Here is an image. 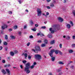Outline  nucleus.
<instances>
[{
  "label": "nucleus",
  "mask_w": 75,
  "mask_h": 75,
  "mask_svg": "<svg viewBox=\"0 0 75 75\" xmlns=\"http://www.w3.org/2000/svg\"><path fill=\"white\" fill-rule=\"evenodd\" d=\"M49 75H52V73L51 72H50L49 74Z\"/></svg>",
  "instance_id": "nucleus-58"
},
{
  "label": "nucleus",
  "mask_w": 75,
  "mask_h": 75,
  "mask_svg": "<svg viewBox=\"0 0 75 75\" xmlns=\"http://www.w3.org/2000/svg\"><path fill=\"white\" fill-rule=\"evenodd\" d=\"M60 71H61V70H60V69H59L57 70V72H60Z\"/></svg>",
  "instance_id": "nucleus-47"
},
{
  "label": "nucleus",
  "mask_w": 75,
  "mask_h": 75,
  "mask_svg": "<svg viewBox=\"0 0 75 75\" xmlns=\"http://www.w3.org/2000/svg\"><path fill=\"white\" fill-rule=\"evenodd\" d=\"M7 25H4L1 26V28L2 30H4V29H5L6 28H7Z\"/></svg>",
  "instance_id": "nucleus-8"
},
{
  "label": "nucleus",
  "mask_w": 75,
  "mask_h": 75,
  "mask_svg": "<svg viewBox=\"0 0 75 75\" xmlns=\"http://www.w3.org/2000/svg\"><path fill=\"white\" fill-rule=\"evenodd\" d=\"M59 47L60 48H62V44H60L59 45Z\"/></svg>",
  "instance_id": "nucleus-35"
},
{
  "label": "nucleus",
  "mask_w": 75,
  "mask_h": 75,
  "mask_svg": "<svg viewBox=\"0 0 75 75\" xmlns=\"http://www.w3.org/2000/svg\"><path fill=\"white\" fill-rule=\"evenodd\" d=\"M46 45L45 44H43L42 43L41 45V47H45Z\"/></svg>",
  "instance_id": "nucleus-18"
},
{
  "label": "nucleus",
  "mask_w": 75,
  "mask_h": 75,
  "mask_svg": "<svg viewBox=\"0 0 75 75\" xmlns=\"http://www.w3.org/2000/svg\"><path fill=\"white\" fill-rule=\"evenodd\" d=\"M55 43V41L54 40H53L51 41L50 42V44H53Z\"/></svg>",
  "instance_id": "nucleus-15"
},
{
  "label": "nucleus",
  "mask_w": 75,
  "mask_h": 75,
  "mask_svg": "<svg viewBox=\"0 0 75 75\" xmlns=\"http://www.w3.org/2000/svg\"><path fill=\"white\" fill-rule=\"evenodd\" d=\"M48 40L45 39L44 40V42H45V44H48Z\"/></svg>",
  "instance_id": "nucleus-14"
},
{
  "label": "nucleus",
  "mask_w": 75,
  "mask_h": 75,
  "mask_svg": "<svg viewBox=\"0 0 75 75\" xmlns=\"http://www.w3.org/2000/svg\"><path fill=\"white\" fill-rule=\"evenodd\" d=\"M60 29L59 27H57L56 26H53V28H50L49 29L50 31H51V33L52 34L54 32H56V30H59Z\"/></svg>",
  "instance_id": "nucleus-2"
},
{
  "label": "nucleus",
  "mask_w": 75,
  "mask_h": 75,
  "mask_svg": "<svg viewBox=\"0 0 75 75\" xmlns=\"http://www.w3.org/2000/svg\"><path fill=\"white\" fill-rule=\"evenodd\" d=\"M30 24L31 25H33L34 24V23H33V21H30Z\"/></svg>",
  "instance_id": "nucleus-24"
},
{
  "label": "nucleus",
  "mask_w": 75,
  "mask_h": 75,
  "mask_svg": "<svg viewBox=\"0 0 75 75\" xmlns=\"http://www.w3.org/2000/svg\"><path fill=\"white\" fill-rule=\"evenodd\" d=\"M62 74V72H60L58 74V75H61V74Z\"/></svg>",
  "instance_id": "nucleus-52"
},
{
  "label": "nucleus",
  "mask_w": 75,
  "mask_h": 75,
  "mask_svg": "<svg viewBox=\"0 0 75 75\" xmlns=\"http://www.w3.org/2000/svg\"><path fill=\"white\" fill-rule=\"evenodd\" d=\"M10 37H11V38L12 39H15V37L14 36L11 35L10 36Z\"/></svg>",
  "instance_id": "nucleus-20"
},
{
  "label": "nucleus",
  "mask_w": 75,
  "mask_h": 75,
  "mask_svg": "<svg viewBox=\"0 0 75 75\" xmlns=\"http://www.w3.org/2000/svg\"><path fill=\"white\" fill-rule=\"evenodd\" d=\"M18 1L20 4H21V0H18Z\"/></svg>",
  "instance_id": "nucleus-48"
},
{
  "label": "nucleus",
  "mask_w": 75,
  "mask_h": 75,
  "mask_svg": "<svg viewBox=\"0 0 75 75\" xmlns=\"http://www.w3.org/2000/svg\"><path fill=\"white\" fill-rule=\"evenodd\" d=\"M28 59H29V60L31 59V57L30 56H28Z\"/></svg>",
  "instance_id": "nucleus-32"
},
{
  "label": "nucleus",
  "mask_w": 75,
  "mask_h": 75,
  "mask_svg": "<svg viewBox=\"0 0 75 75\" xmlns=\"http://www.w3.org/2000/svg\"><path fill=\"white\" fill-rule=\"evenodd\" d=\"M10 64H8V65H5L4 66V67H10Z\"/></svg>",
  "instance_id": "nucleus-21"
},
{
  "label": "nucleus",
  "mask_w": 75,
  "mask_h": 75,
  "mask_svg": "<svg viewBox=\"0 0 75 75\" xmlns=\"http://www.w3.org/2000/svg\"><path fill=\"white\" fill-rule=\"evenodd\" d=\"M35 26L37 27L38 26V24H36L35 25Z\"/></svg>",
  "instance_id": "nucleus-43"
},
{
  "label": "nucleus",
  "mask_w": 75,
  "mask_h": 75,
  "mask_svg": "<svg viewBox=\"0 0 75 75\" xmlns=\"http://www.w3.org/2000/svg\"><path fill=\"white\" fill-rule=\"evenodd\" d=\"M14 29H17V26L15 25L13 26Z\"/></svg>",
  "instance_id": "nucleus-22"
},
{
  "label": "nucleus",
  "mask_w": 75,
  "mask_h": 75,
  "mask_svg": "<svg viewBox=\"0 0 75 75\" xmlns=\"http://www.w3.org/2000/svg\"><path fill=\"white\" fill-rule=\"evenodd\" d=\"M47 37L49 38H51L52 37V35H51V34L49 33L47 35Z\"/></svg>",
  "instance_id": "nucleus-9"
},
{
  "label": "nucleus",
  "mask_w": 75,
  "mask_h": 75,
  "mask_svg": "<svg viewBox=\"0 0 75 75\" xmlns=\"http://www.w3.org/2000/svg\"><path fill=\"white\" fill-rule=\"evenodd\" d=\"M3 63H4L5 62V60H2V61Z\"/></svg>",
  "instance_id": "nucleus-57"
},
{
  "label": "nucleus",
  "mask_w": 75,
  "mask_h": 75,
  "mask_svg": "<svg viewBox=\"0 0 75 75\" xmlns=\"http://www.w3.org/2000/svg\"><path fill=\"white\" fill-rule=\"evenodd\" d=\"M58 52L60 54V55H62V52H61V51H59V50H58Z\"/></svg>",
  "instance_id": "nucleus-26"
},
{
  "label": "nucleus",
  "mask_w": 75,
  "mask_h": 75,
  "mask_svg": "<svg viewBox=\"0 0 75 75\" xmlns=\"http://www.w3.org/2000/svg\"><path fill=\"white\" fill-rule=\"evenodd\" d=\"M73 14L74 15V16H75V10H74L73 11Z\"/></svg>",
  "instance_id": "nucleus-31"
},
{
  "label": "nucleus",
  "mask_w": 75,
  "mask_h": 75,
  "mask_svg": "<svg viewBox=\"0 0 75 75\" xmlns=\"http://www.w3.org/2000/svg\"><path fill=\"white\" fill-rule=\"evenodd\" d=\"M1 72H3V74H6V72L4 69L2 70Z\"/></svg>",
  "instance_id": "nucleus-16"
},
{
  "label": "nucleus",
  "mask_w": 75,
  "mask_h": 75,
  "mask_svg": "<svg viewBox=\"0 0 75 75\" xmlns=\"http://www.w3.org/2000/svg\"><path fill=\"white\" fill-rule=\"evenodd\" d=\"M25 66L24 68V71H25L27 74H29L30 72V70H29L30 68L31 69H33L34 67V65H32L31 66L30 63H28L25 64Z\"/></svg>",
  "instance_id": "nucleus-1"
},
{
  "label": "nucleus",
  "mask_w": 75,
  "mask_h": 75,
  "mask_svg": "<svg viewBox=\"0 0 75 75\" xmlns=\"http://www.w3.org/2000/svg\"><path fill=\"white\" fill-rule=\"evenodd\" d=\"M47 8L48 9H50L51 8H50V7L49 6H47Z\"/></svg>",
  "instance_id": "nucleus-49"
},
{
  "label": "nucleus",
  "mask_w": 75,
  "mask_h": 75,
  "mask_svg": "<svg viewBox=\"0 0 75 75\" xmlns=\"http://www.w3.org/2000/svg\"><path fill=\"white\" fill-rule=\"evenodd\" d=\"M36 64H37V63H36V62H34L33 63V65H34V66H35V65H36Z\"/></svg>",
  "instance_id": "nucleus-53"
},
{
  "label": "nucleus",
  "mask_w": 75,
  "mask_h": 75,
  "mask_svg": "<svg viewBox=\"0 0 75 75\" xmlns=\"http://www.w3.org/2000/svg\"><path fill=\"white\" fill-rule=\"evenodd\" d=\"M49 55L50 56V57H51V60L52 61H54L55 60V57H53V55L52 54V55L51 56V55L50 54V53H49Z\"/></svg>",
  "instance_id": "nucleus-7"
},
{
  "label": "nucleus",
  "mask_w": 75,
  "mask_h": 75,
  "mask_svg": "<svg viewBox=\"0 0 75 75\" xmlns=\"http://www.w3.org/2000/svg\"><path fill=\"white\" fill-rule=\"evenodd\" d=\"M58 20L60 22H62V21H63V19L61 18V17L58 18Z\"/></svg>",
  "instance_id": "nucleus-10"
},
{
  "label": "nucleus",
  "mask_w": 75,
  "mask_h": 75,
  "mask_svg": "<svg viewBox=\"0 0 75 75\" xmlns=\"http://www.w3.org/2000/svg\"><path fill=\"white\" fill-rule=\"evenodd\" d=\"M24 56L25 58H27V54L25 53L24 54Z\"/></svg>",
  "instance_id": "nucleus-38"
},
{
  "label": "nucleus",
  "mask_w": 75,
  "mask_h": 75,
  "mask_svg": "<svg viewBox=\"0 0 75 75\" xmlns=\"http://www.w3.org/2000/svg\"><path fill=\"white\" fill-rule=\"evenodd\" d=\"M3 49V47L2 46L0 47V50H1Z\"/></svg>",
  "instance_id": "nucleus-50"
},
{
  "label": "nucleus",
  "mask_w": 75,
  "mask_h": 75,
  "mask_svg": "<svg viewBox=\"0 0 75 75\" xmlns=\"http://www.w3.org/2000/svg\"><path fill=\"white\" fill-rule=\"evenodd\" d=\"M58 51L59 50H54V49L51 50L50 52V55L52 56V54H53L54 52L56 54H58Z\"/></svg>",
  "instance_id": "nucleus-3"
},
{
  "label": "nucleus",
  "mask_w": 75,
  "mask_h": 75,
  "mask_svg": "<svg viewBox=\"0 0 75 75\" xmlns=\"http://www.w3.org/2000/svg\"><path fill=\"white\" fill-rule=\"evenodd\" d=\"M67 27L68 28H71V25L69 24H67Z\"/></svg>",
  "instance_id": "nucleus-17"
},
{
  "label": "nucleus",
  "mask_w": 75,
  "mask_h": 75,
  "mask_svg": "<svg viewBox=\"0 0 75 75\" xmlns=\"http://www.w3.org/2000/svg\"><path fill=\"white\" fill-rule=\"evenodd\" d=\"M59 64H64V63H62V62H59Z\"/></svg>",
  "instance_id": "nucleus-33"
},
{
  "label": "nucleus",
  "mask_w": 75,
  "mask_h": 75,
  "mask_svg": "<svg viewBox=\"0 0 75 75\" xmlns=\"http://www.w3.org/2000/svg\"><path fill=\"white\" fill-rule=\"evenodd\" d=\"M38 42L39 43H41L42 42L41 41V40H39L38 41Z\"/></svg>",
  "instance_id": "nucleus-40"
},
{
  "label": "nucleus",
  "mask_w": 75,
  "mask_h": 75,
  "mask_svg": "<svg viewBox=\"0 0 75 75\" xmlns=\"http://www.w3.org/2000/svg\"><path fill=\"white\" fill-rule=\"evenodd\" d=\"M32 51H34V52H36V50H34V49H32Z\"/></svg>",
  "instance_id": "nucleus-41"
},
{
  "label": "nucleus",
  "mask_w": 75,
  "mask_h": 75,
  "mask_svg": "<svg viewBox=\"0 0 75 75\" xmlns=\"http://www.w3.org/2000/svg\"><path fill=\"white\" fill-rule=\"evenodd\" d=\"M41 32H40V33H38L37 34V36H39V35H41Z\"/></svg>",
  "instance_id": "nucleus-30"
},
{
  "label": "nucleus",
  "mask_w": 75,
  "mask_h": 75,
  "mask_svg": "<svg viewBox=\"0 0 75 75\" xmlns=\"http://www.w3.org/2000/svg\"><path fill=\"white\" fill-rule=\"evenodd\" d=\"M4 45H7V43L6 42H4Z\"/></svg>",
  "instance_id": "nucleus-39"
},
{
  "label": "nucleus",
  "mask_w": 75,
  "mask_h": 75,
  "mask_svg": "<svg viewBox=\"0 0 75 75\" xmlns=\"http://www.w3.org/2000/svg\"><path fill=\"white\" fill-rule=\"evenodd\" d=\"M20 67L21 68V69H22L23 68V65H21Z\"/></svg>",
  "instance_id": "nucleus-56"
},
{
  "label": "nucleus",
  "mask_w": 75,
  "mask_h": 75,
  "mask_svg": "<svg viewBox=\"0 0 75 75\" xmlns=\"http://www.w3.org/2000/svg\"><path fill=\"white\" fill-rule=\"evenodd\" d=\"M25 11H27V12H28V10H27V9H26L25 10Z\"/></svg>",
  "instance_id": "nucleus-63"
},
{
  "label": "nucleus",
  "mask_w": 75,
  "mask_h": 75,
  "mask_svg": "<svg viewBox=\"0 0 75 75\" xmlns=\"http://www.w3.org/2000/svg\"><path fill=\"white\" fill-rule=\"evenodd\" d=\"M53 3H54V4H55L56 3L55 1H54Z\"/></svg>",
  "instance_id": "nucleus-62"
},
{
  "label": "nucleus",
  "mask_w": 75,
  "mask_h": 75,
  "mask_svg": "<svg viewBox=\"0 0 75 75\" xmlns=\"http://www.w3.org/2000/svg\"><path fill=\"white\" fill-rule=\"evenodd\" d=\"M72 52H73V50H70L69 51V53H72Z\"/></svg>",
  "instance_id": "nucleus-29"
},
{
  "label": "nucleus",
  "mask_w": 75,
  "mask_h": 75,
  "mask_svg": "<svg viewBox=\"0 0 75 75\" xmlns=\"http://www.w3.org/2000/svg\"><path fill=\"white\" fill-rule=\"evenodd\" d=\"M42 29H45L46 28V27L45 26H42L41 28Z\"/></svg>",
  "instance_id": "nucleus-23"
},
{
  "label": "nucleus",
  "mask_w": 75,
  "mask_h": 75,
  "mask_svg": "<svg viewBox=\"0 0 75 75\" xmlns=\"http://www.w3.org/2000/svg\"><path fill=\"white\" fill-rule=\"evenodd\" d=\"M24 28L25 29L27 28V26L26 25L24 26Z\"/></svg>",
  "instance_id": "nucleus-55"
},
{
  "label": "nucleus",
  "mask_w": 75,
  "mask_h": 75,
  "mask_svg": "<svg viewBox=\"0 0 75 75\" xmlns=\"http://www.w3.org/2000/svg\"><path fill=\"white\" fill-rule=\"evenodd\" d=\"M50 6L51 7H53L54 6V4L53 3H51L50 4Z\"/></svg>",
  "instance_id": "nucleus-13"
},
{
  "label": "nucleus",
  "mask_w": 75,
  "mask_h": 75,
  "mask_svg": "<svg viewBox=\"0 0 75 75\" xmlns=\"http://www.w3.org/2000/svg\"><path fill=\"white\" fill-rule=\"evenodd\" d=\"M13 30V29L12 28H10L9 29V31H11Z\"/></svg>",
  "instance_id": "nucleus-45"
},
{
  "label": "nucleus",
  "mask_w": 75,
  "mask_h": 75,
  "mask_svg": "<svg viewBox=\"0 0 75 75\" xmlns=\"http://www.w3.org/2000/svg\"><path fill=\"white\" fill-rule=\"evenodd\" d=\"M30 38H33V36L32 35H30L29 37Z\"/></svg>",
  "instance_id": "nucleus-42"
},
{
  "label": "nucleus",
  "mask_w": 75,
  "mask_h": 75,
  "mask_svg": "<svg viewBox=\"0 0 75 75\" xmlns=\"http://www.w3.org/2000/svg\"><path fill=\"white\" fill-rule=\"evenodd\" d=\"M22 33V32H18V34H19V35H21Z\"/></svg>",
  "instance_id": "nucleus-37"
},
{
  "label": "nucleus",
  "mask_w": 75,
  "mask_h": 75,
  "mask_svg": "<svg viewBox=\"0 0 75 75\" xmlns=\"http://www.w3.org/2000/svg\"><path fill=\"white\" fill-rule=\"evenodd\" d=\"M35 57L36 59L40 61L41 58V56L39 54H36L35 55Z\"/></svg>",
  "instance_id": "nucleus-5"
},
{
  "label": "nucleus",
  "mask_w": 75,
  "mask_h": 75,
  "mask_svg": "<svg viewBox=\"0 0 75 75\" xmlns=\"http://www.w3.org/2000/svg\"><path fill=\"white\" fill-rule=\"evenodd\" d=\"M18 52L16 50V51H15V53L16 54H17V53Z\"/></svg>",
  "instance_id": "nucleus-60"
},
{
  "label": "nucleus",
  "mask_w": 75,
  "mask_h": 75,
  "mask_svg": "<svg viewBox=\"0 0 75 75\" xmlns=\"http://www.w3.org/2000/svg\"><path fill=\"white\" fill-rule=\"evenodd\" d=\"M6 71L8 73V75H10V71L8 69H6Z\"/></svg>",
  "instance_id": "nucleus-11"
},
{
  "label": "nucleus",
  "mask_w": 75,
  "mask_h": 75,
  "mask_svg": "<svg viewBox=\"0 0 75 75\" xmlns=\"http://www.w3.org/2000/svg\"><path fill=\"white\" fill-rule=\"evenodd\" d=\"M49 13L48 12H47L46 13V15H47V16H48V15H49Z\"/></svg>",
  "instance_id": "nucleus-59"
},
{
  "label": "nucleus",
  "mask_w": 75,
  "mask_h": 75,
  "mask_svg": "<svg viewBox=\"0 0 75 75\" xmlns=\"http://www.w3.org/2000/svg\"><path fill=\"white\" fill-rule=\"evenodd\" d=\"M64 3H66V0H64Z\"/></svg>",
  "instance_id": "nucleus-61"
},
{
  "label": "nucleus",
  "mask_w": 75,
  "mask_h": 75,
  "mask_svg": "<svg viewBox=\"0 0 75 75\" xmlns=\"http://www.w3.org/2000/svg\"><path fill=\"white\" fill-rule=\"evenodd\" d=\"M66 38H67V40H70V37L69 36H67L66 37Z\"/></svg>",
  "instance_id": "nucleus-27"
},
{
  "label": "nucleus",
  "mask_w": 75,
  "mask_h": 75,
  "mask_svg": "<svg viewBox=\"0 0 75 75\" xmlns=\"http://www.w3.org/2000/svg\"><path fill=\"white\" fill-rule=\"evenodd\" d=\"M22 62H23V64H25V63L27 62V61L26 60H23V61Z\"/></svg>",
  "instance_id": "nucleus-28"
},
{
  "label": "nucleus",
  "mask_w": 75,
  "mask_h": 75,
  "mask_svg": "<svg viewBox=\"0 0 75 75\" xmlns=\"http://www.w3.org/2000/svg\"><path fill=\"white\" fill-rule=\"evenodd\" d=\"M9 13H10V14H12V12L11 11H10Z\"/></svg>",
  "instance_id": "nucleus-64"
},
{
  "label": "nucleus",
  "mask_w": 75,
  "mask_h": 75,
  "mask_svg": "<svg viewBox=\"0 0 75 75\" xmlns=\"http://www.w3.org/2000/svg\"><path fill=\"white\" fill-rule=\"evenodd\" d=\"M40 35L41 36H44V34L41 33Z\"/></svg>",
  "instance_id": "nucleus-44"
},
{
  "label": "nucleus",
  "mask_w": 75,
  "mask_h": 75,
  "mask_svg": "<svg viewBox=\"0 0 75 75\" xmlns=\"http://www.w3.org/2000/svg\"><path fill=\"white\" fill-rule=\"evenodd\" d=\"M37 13L38 16H40L41 15V13H42L41 9L40 8H38L37 9Z\"/></svg>",
  "instance_id": "nucleus-4"
},
{
  "label": "nucleus",
  "mask_w": 75,
  "mask_h": 75,
  "mask_svg": "<svg viewBox=\"0 0 75 75\" xmlns=\"http://www.w3.org/2000/svg\"><path fill=\"white\" fill-rule=\"evenodd\" d=\"M5 50H6V51H7V49H8V48L7 47H5Z\"/></svg>",
  "instance_id": "nucleus-54"
},
{
  "label": "nucleus",
  "mask_w": 75,
  "mask_h": 75,
  "mask_svg": "<svg viewBox=\"0 0 75 75\" xmlns=\"http://www.w3.org/2000/svg\"><path fill=\"white\" fill-rule=\"evenodd\" d=\"M35 48L37 52H38L41 51V49H40V46H36L35 47Z\"/></svg>",
  "instance_id": "nucleus-6"
},
{
  "label": "nucleus",
  "mask_w": 75,
  "mask_h": 75,
  "mask_svg": "<svg viewBox=\"0 0 75 75\" xmlns=\"http://www.w3.org/2000/svg\"><path fill=\"white\" fill-rule=\"evenodd\" d=\"M10 55L12 56L14 55V53L13 52H10Z\"/></svg>",
  "instance_id": "nucleus-12"
},
{
  "label": "nucleus",
  "mask_w": 75,
  "mask_h": 75,
  "mask_svg": "<svg viewBox=\"0 0 75 75\" xmlns=\"http://www.w3.org/2000/svg\"><path fill=\"white\" fill-rule=\"evenodd\" d=\"M32 30L33 31H35L37 30V28L36 27H35L34 28L32 29Z\"/></svg>",
  "instance_id": "nucleus-19"
},
{
  "label": "nucleus",
  "mask_w": 75,
  "mask_h": 75,
  "mask_svg": "<svg viewBox=\"0 0 75 75\" xmlns=\"http://www.w3.org/2000/svg\"><path fill=\"white\" fill-rule=\"evenodd\" d=\"M70 24L71 25V26H73V23L72 21H70Z\"/></svg>",
  "instance_id": "nucleus-34"
},
{
  "label": "nucleus",
  "mask_w": 75,
  "mask_h": 75,
  "mask_svg": "<svg viewBox=\"0 0 75 75\" xmlns=\"http://www.w3.org/2000/svg\"><path fill=\"white\" fill-rule=\"evenodd\" d=\"M5 40H7L8 39V37H7V35H5Z\"/></svg>",
  "instance_id": "nucleus-25"
},
{
  "label": "nucleus",
  "mask_w": 75,
  "mask_h": 75,
  "mask_svg": "<svg viewBox=\"0 0 75 75\" xmlns=\"http://www.w3.org/2000/svg\"><path fill=\"white\" fill-rule=\"evenodd\" d=\"M30 45V42H28V44H27V46H28Z\"/></svg>",
  "instance_id": "nucleus-46"
},
{
  "label": "nucleus",
  "mask_w": 75,
  "mask_h": 75,
  "mask_svg": "<svg viewBox=\"0 0 75 75\" xmlns=\"http://www.w3.org/2000/svg\"><path fill=\"white\" fill-rule=\"evenodd\" d=\"M72 47H73V48H75V44H73L72 45Z\"/></svg>",
  "instance_id": "nucleus-36"
},
{
  "label": "nucleus",
  "mask_w": 75,
  "mask_h": 75,
  "mask_svg": "<svg viewBox=\"0 0 75 75\" xmlns=\"http://www.w3.org/2000/svg\"><path fill=\"white\" fill-rule=\"evenodd\" d=\"M46 1L47 3H49L51 1V0H46Z\"/></svg>",
  "instance_id": "nucleus-51"
}]
</instances>
